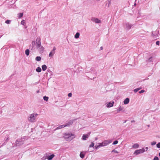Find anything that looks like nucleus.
Masks as SVG:
<instances>
[{
    "label": "nucleus",
    "instance_id": "nucleus-1",
    "mask_svg": "<svg viewBox=\"0 0 160 160\" xmlns=\"http://www.w3.org/2000/svg\"><path fill=\"white\" fill-rule=\"evenodd\" d=\"M111 142V141L109 140H105L101 143H98V145L97 146H95L96 149L105 146Z\"/></svg>",
    "mask_w": 160,
    "mask_h": 160
},
{
    "label": "nucleus",
    "instance_id": "nucleus-2",
    "mask_svg": "<svg viewBox=\"0 0 160 160\" xmlns=\"http://www.w3.org/2000/svg\"><path fill=\"white\" fill-rule=\"evenodd\" d=\"M74 134L71 133H65L64 134V137L67 141H70L74 138Z\"/></svg>",
    "mask_w": 160,
    "mask_h": 160
},
{
    "label": "nucleus",
    "instance_id": "nucleus-3",
    "mask_svg": "<svg viewBox=\"0 0 160 160\" xmlns=\"http://www.w3.org/2000/svg\"><path fill=\"white\" fill-rule=\"evenodd\" d=\"M38 114H31L28 118V120L31 122H34L35 120V117L38 116Z\"/></svg>",
    "mask_w": 160,
    "mask_h": 160
},
{
    "label": "nucleus",
    "instance_id": "nucleus-4",
    "mask_svg": "<svg viewBox=\"0 0 160 160\" xmlns=\"http://www.w3.org/2000/svg\"><path fill=\"white\" fill-rule=\"evenodd\" d=\"M145 151L144 148H142L141 149L137 150L135 152H134V154H136V155H137L139 154L140 153H142L144 152Z\"/></svg>",
    "mask_w": 160,
    "mask_h": 160
},
{
    "label": "nucleus",
    "instance_id": "nucleus-5",
    "mask_svg": "<svg viewBox=\"0 0 160 160\" xmlns=\"http://www.w3.org/2000/svg\"><path fill=\"white\" fill-rule=\"evenodd\" d=\"M114 102H109L107 104V106L108 108L111 107L113 106V105L114 104Z\"/></svg>",
    "mask_w": 160,
    "mask_h": 160
},
{
    "label": "nucleus",
    "instance_id": "nucleus-6",
    "mask_svg": "<svg viewBox=\"0 0 160 160\" xmlns=\"http://www.w3.org/2000/svg\"><path fill=\"white\" fill-rule=\"evenodd\" d=\"M129 101V99L128 98H126L124 101V103L125 104H128Z\"/></svg>",
    "mask_w": 160,
    "mask_h": 160
},
{
    "label": "nucleus",
    "instance_id": "nucleus-7",
    "mask_svg": "<svg viewBox=\"0 0 160 160\" xmlns=\"http://www.w3.org/2000/svg\"><path fill=\"white\" fill-rule=\"evenodd\" d=\"M37 48H40V47L41 46V42L40 40L38 41L37 42Z\"/></svg>",
    "mask_w": 160,
    "mask_h": 160
},
{
    "label": "nucleus",
    "instance_id": "nucleus-8",
    "mask_svg": "<svg viewBox=\"0 0 160 160\" xmlns=\"http://www.w3.org/2000/svg\"><path fill=\"white\" fill-rule=\"evenodd\" d=\"M54 53L55 52H54L53 51H52L49 53V57L51 58L52 57Z\"/></svg>",
    "mask_w": 160,
    "mask_h": 160
},
{
    "label": "nucleus",
    "instance_id": "nucleus-9",
    "mask_svg": "<svg viewBox=\"0 0 160 160\" xmlns=\"http://www.w3.org/2000/svg\"><path fill=\"white\" fill-rule=\"evenodd\" d=\"M93 21L97 23H99L101 22L100 20L97 18H94Z\"/></svg>",
    "mask_w": 160,
    "mask_h": 160
},
{
    "label": "nucleus",
    "instance_id": "nucleus-10",
    "mask_svg": "<svg viewBox=\"0 0 160 160\" xmlns=\"http://www.w3.org/2000/svg\"><path fill=\"white\" fill-rule=\"evenodd\" d=\"M67 126V125H62L61 126H59V127H58L57 128V129H59L62 128H64L65 127H66Z\"/></svg>",
    "mask_w": 160,
    "mask_h": 160
},
{
    "label": "nucleus",
    "instance_id": "nucleus-11",
    "mask_svg": "<svg viewBox=\"0 0 160 160\" xmlns=\"http://www.w3.org/2000/svg\"><path fill=\"white\" fill-rule=\"evenodd\" d=\"M88 138V136L87 134H83L82 136V139L83 140H86V138Z\"/></svg>",
    "mask_w": 160,
    "mask_h": 160
},
{
    "label": "nucleus",
    "instance_id": "nucleus-12",
    "mask_svg": "<svg viewBox=\"0 0 160 160\" xmlns=\"http://www.w3.org/2000/svg\"><path fill=\"white\" fill-rule=\"evenodd\" d=\"M85 155V153H83V152H81L80 154V157L81 158H83L84 157Z\"/></svg>",
    "mask_w": 160,
    "mask_h": 160
},
{
    "label": "nucleus",
    "instance_id": "nucleus-13",
    "mask_svg": "<svg viewBox=\"0 0 160 160\" xmlns=\"http://www.w3.org/2000/svg\"><path fill=\"white\" fill-rule=\"evenodd\" d=\"M54 156V155L53 154L49 156H48V159L49 160H51Z\"/></svg>",
    "mask_w": 160,
    "mask_h": 160
},
{
    "label": "nucleus",
    "instance_id": "nucleus-14",
    "mask_svg": "<svg viewBox=\"0 0 160 160\" xmlns=\"http://www.w3.org/2000/svg\"><path fill=\"white\" fill-rule=\"evenodd\" d=\"M138 147L139 145L137 143L134 144L132 146V147L134 148H138Z\"/></svg>",
    "mask_w": 160,
    "mask_h": 160
},
{
    "label": "nucleus",
    "instance_id": "nucleus-15",
    "mask_svg": "<svg viewBox=\"0 0 160 160\" xmlns=\"http://www.w3.org/2000/svg\"><path fill=\"white\" fill-rule=\"evenodd\" d=\"M42 68L43 71H45L47 68V66L45 65H42Z\"/></svg>",
    "mask_w": 160,
    "mask_h": 160
},
{
    "label": "nucleus",
    "instance_id": "nucleus-16",
    "mask_svg": "<svg viewBox=\"0 0 160 160\" xmlns=\"http://www.w3.org/2000/svg\"><path fill=\"white\" fill-rule=\"evenodd\" d=\"M36 71L38 72H40L41 71V69L39 67H38L36 69Z\"/></svg>",
    "mask_w": 160,
    "mask_h": 160
},
{
    "label": "nucleus",
    "instance_id": "nucleus-17",
    "mask_svg": "<svg viewBox=\"0 0 160 160\" xmlns=\"http://www.w3.org/2000/svg\"><path fill=\"white\" fill-rule=\"evenodd\" d=\"M80 34L78 32H77L75 35V38H79V36Z\"/></svg>",
    "mask_w": 160,
    "mask_h": 160
},
{
    "label": "nucleus",
    "instance_id": "nucleus-18",
    "mask_svg": "<svg viewBox=\"0 0 160 160\" xmlns=\"http://www.w3.org/2000/svg\"><path fill=\"white\" fill-rule=\"evenodd\" d=\"M25 54L27 55L28 56L29 54V50L28 49H27L25 51Z\"/></svg>",
    "mask_w": 160,
    "mask_h": 160
},
{
    "label": "nucleus",
    "instance_id": "nucleus-19",
    "mask_svg": "<svg viewBox=\"0 0 160 160\" xmlns=\"http://www.w3.org/2000/svg\"><path fill=\"white\" fill-rule=\"evenodd\" d=\"M35 59L38 61H39L41 60V58L40 57L38 56Z\"/></svg>",
    "mask_w": 160,
    "mask_h": 160
},
{
    "label": "nucleus",
    "instance_id": "nucleus-20",
    "mask_svg": "<svg viewBox=\"0 0 160 160\" xmlns=\"http://www.w3.org/2000/svg\"><path fill=\"white\" fill-rule=\"evenodd\" d=\"M73 123V121H70L66 125H67V126H69L70 125L72 124Z\"/></svg>",
    "mask_w": 160,
    "mask_h": 160
},
{
    "label": "nucleus",
    "instance_id": "nucleus-21",
    "mask_svg": "<svg viewBox=\"0 0 160 160\" xmlns=\"http://www.w3.org/2000/svg\"><path fill=\"white\" fill-rule=\"evenodd\" d=\"M141 89V88H137L136 89H135L134 90V92H137L138 91H139V90H140V89Z\"/></svg>",
    "mask_w": 160,
    "mask_h": 160
},
{
    "label": "nucleus",
    "instance_id": "nucleus-22",
    "mask_svg": "<svg viewBox=\"0 0 160 160\" xmlns=\"http://www.w3.org/2000/svg\"><path fill=\"white\" fill-rule=\"evenodd\" d=\"M43 98L45 101H48V97L46 96H44L43 97Z\"/></svg>",
    "mask_w": 160,
    "mask_h": 160
},
{
    "label": "nucleus",
    "instance_id": "nucleus-23",
    "mask_svg": "<svg viewBox=\"0 0 160 160\" xmlns=\"http://www.w3.org/2000/svg\"><path fill=\"white\" fill-rule=\"evenodd\" d=\"M18 15H19V18H20L22 17L23 14L22 13H20L18 14Z\"/></svg>",
    "mask_w": 160,
    "mask_h": 160
},
{
    "label": "nucleus",
    "instance_id": "nucleus-24",
    "mask_svg": "<svg viewBox=\"0 0 160 160\" xmlns=\"http://www.w3.org/2000/svg\"><path fill=\"white\" fill-rule=\"evenodd\" d=\"M21 24L23 25H25V24H26L25 21L24 20H22L21 22Z\"/></svg>",
    "mask_w": 160,
    "mask_h": 160
},
{
    "label": "nucleus",
    "instance_id": "nucleus-25",
    "mask_svg": "<svg viewBox=\"0 0 160 160\" xmlns=\"http://www.w3.org/2000/svg\"><path fill=\"white\" fill-rule=\"evenodd\" d=\"M38 48L39 49L40 51H42L44 50V48L42 46L40 47V48Z\"/></svg>",
    "mask_w": 160,
    "mask_h": 160
},
{
    "label": "nucleus",
    "instance_id": "nucleus-26",
    "mask_svg": "<svg viewBox=\"0 0 160 160\" xmlns=\"http://www.w3.org/2000/svg\"><path fill=\"white\" fill-rule=\"evenodd\" d=\"M94 143L93 142H92L91 143V144L89 145V147L90 148L93 147L94 146Z\"/></svg>",
    "mask_w": 160,
    "mask_h": 160
},
{
    "label": "nucleus",
    "instance_id": "nucleus-27",
    "mask_svg": "<svg viewBox=\"0 0 160 160\" xmlns=\"http://www.w3.org/2000/svg\"><path fill=\"white\" fill-rule=\"evenodd\" d=\"M112 152H114V153H118V152L117 151L115 150H112Z\"/></svg>",
    "mask_w": 160,
    "mask_h": 160
},
{
    "label": "nucleus",
    "instance_id": "nucleus-28",
    "mask_svg": "<svg viewBox=\"0 0 160 160\" xmlns=\"http://www.w3.org/2000/svg\"><path fill=\"white\" fill-rule=\"evenodd\" d=\"M10 22H11L10 20H7L6 21L5 23L7 24H9Z\"/></svg>",
    "mask_w": 160,
    "mask_h": 160
},
{
    "label": "nucleus",
    "instance_id": "nucleus-29",
    "mask_svg": "<svg viewBox=\"0 0 160 160\" xmlns=\"http://www.w3.org/2000/svg\"><path fill=\"white\" fill-rule=\"evenodd\" d=\"M118 141L117 140H116L113 142V144L115 145L116 144L118 143Z\"/></svg>",
    "mask_w": 160,
    "mask_h": 160
},
{
    "label": "nucleus",
    "instance_id": "nucleus-30",
    "mask_svg": "<svg viewBox=\"0 0 160 160\" xmlns=\"http://www.w3.org/2000/svg\"><path fill=\"white\" fill-rule=\"evenodd\" d=\"M157 147L158 148H160V142L158 143L157 144Z\"/></svg>",
    "mask_w": 160,
    "mask_h": 160
},
{
    "label": "nucleus",
    "instance_id": "nucleus-31",
    "mask_svg": "<svg viewBox=\"0 0 160 160\" xmlns=\"http://www.w3.org/2000/svg\"><path fill=\"white\" fill-rule=\"evenodd\" d=\"M145 92V90H142L141 91H139V93H143V92Z\"/></svg>",
    "mask_w": 160,
    "mask_h": 160
},
{
    "label": "nucleus",
    "instance_id": "nucleus-32",
    "mask_svg": "<svg viewBox=\"0 0 160 160\" xmlns=\"http://www.w3.org/2000/svg\"><path fill=\"white\" fill-rule=\"evenodd\" d=\"M158 158L157 157H155L154 158L153 160H158Z\"/></svg>",
    "mask_w": 160,
    "mask_h": 160
},
{
    "label": "nucleus",
    "instance_id": "nucleus-33",
    "mask_svg": "<svg viewBox=\"0 0 160 160\" xmlns=\"http://www.w3.org/2000/svg\"><path fill=\"white\" fill-rule=\"evenodd\" d=\"M156 45H159V41H157L156 42Z\"/></svg>",
    "mask_w": 160,
    "mask_h": 160
},
{
    "label": "nucleus",
    "instance_id": "nucleus-34",
    "mask_svg": "<svg viewBox=\"0 0 160 160\" xmlns=\"http://www.w3.org/2000/svg\"><path fill=\"white\" fill-rule=\"evenodd\" d=\"M68 97H71L72 96V93H69L68 95Z\"/></svg>",
    "mask_w": 160,
    "mask_h": 160
},
{
    "label": "nucleus",
    "instance_id": "nucleus-35",
    "mask_svg": "<svg viewBox=\"0 0 160 160\" xmlns=\"http://www.w3.org/2000/svg\"><path fill=\"white\" fill-rule=\"evenodd\" d=\"M156 142H153L151 143V144L152 145H154L156 144Z\"/></svg>",
    "mask_w": 160,
    "mask_h": 160
},
{
    "label": "nucleus",
    "instance_id": "nucleus-36",
    "mask_svg": "<svg viewBox=\"0 0 160 160\" xmlns=\"http://www.w3.org/2000/svg\"><path fill=\"white\" fill-rule=\"evenodd\" d=\"M56 48L55 47H54L53 48V50L52 51H53L54 52H55V50H56Z\"/></svg>",
    "mask_w": 160,
    "mask_h": 160
},
{
    "label": "nucleus",
    "instance_id": "nucleus-37",
    "mask_svg": "<svg viewBox=\"0 0 160 160\" xmlns=\"http://www.w3.org/2000/svg\"><path fill=\"white\" fill-rule=\"evenodd\" d=\"M100 48H101V50H102L103 49V47H100Z\"/></svg>",
    "mask_w": 160,
    "mask_h": 160
},
{
    "label": "nucleus",
    "instance_id": "nucleus-38",
    "mask_svg": "<svg viewBox=\"0 0 160 160\" xmlns=\"http://www.w3.org/2000/svg\"><path fill=\"white\" fill-rule=\"evenodd\" d=\"M146 149H147V150H148V147H147L146 148Z\"/></svg>",
    "mask_w": 160,
    "mask_h": 160
},
{
    "label": "nucleus",
    "instance_id": "nucleus-39",
    "mask_svg": "<svg viewBox=\"0 0 160 160\" xmlns=\"http://www.w3.org/2000/svg\"><path fill=\"white\" fill-rule=\"evenodd\" d=\"M159 156H160V152L159 153Z\"/></svg>",
    "mask_w": 160,
    "mask_h": 160
}]
</instances>
